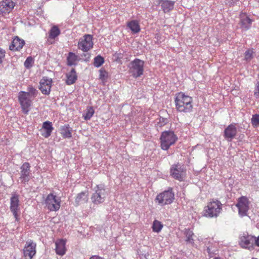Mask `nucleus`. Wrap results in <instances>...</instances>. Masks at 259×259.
Returning <instances> with one entry per match:
<instances>
[{
    "instance_id": "31",
    "label": "nucleus",
    "mask_w": 259,
    "mask_h": 259,
    "mask_svg": "<svg viewBox=\"0 0 259 259\" xmlns=\"http://www.w3.org/2000/svg\"><path fill=\"white\" fill-rule=\"evenodd\" d=\"M95 110L92 106H88L84 113L82 114V117L85 120H90L93 116Z\"/></svg>"
},
{
    "instance_id": "7",
    "label": "nucleus",
    "mask_w": 259,
    "mask_h": 259,
    "mask_svg": "<svg viewBox=\"0 0 259 259\" xmlns=\"http://www.w3.org/2000/svg\"><path fill=\"white\" fill-rule=\"evenodd\" d=\"M18 100L21 107L22 112L27 115L30 110L32 104L31 97L26 92L20 91L18 94Z\"/></svg>"
},
{
    "instance_id": "21",
    "label": "nucleus",
    "mask_w": 259,
    "mask_h": 259,
    "mask_svg": "<svg viewBox=\"0 0 259 259\" xmlns=\"http://www.w3.org/2000/svg\"><path fill=\"white\" fill-rule=\"evenodd\" d=\"M56 252L59 255H63L65 254L66 249L65 247L66 241L63 239L57 240L55 242Z\"/></svg>"
},
{
    "instance_id": "15",
    "label": "nucleus",
    "mask_w": 259,
    "mask_h": 259,
    "mask_svg": "<svg viewBox=\"0 0 259 259\" xmlns=\"http://www.w3.org/2000/svg\"><path fill=\"white\" fill-rule=\"evenodd\" d=\"M15 3L12 0H3L0 2V16L8 15L14 9Z\"/></svg>"
},
{
    "instance_id": "42",
    "label": "nucleus",
    "mask_w": 259,
    "mask_h": 259,
    "mask_svg": "<svg viewBox=\"0 0 259 259\" xmlns=\"http://www.w3.org/2000/svg\"><path fill=\"white\" fill-rule=\"evenodd\" d=\"M207 251L210 256L213 254L214 253V250L213 249H212V248L210 246H208L207 247Z\"/></svg>"
},
{
    "instance_id": "36",
    "label": "nucleus",
    "mask_w": 259,
    "mask_h": 259,
    "mask_svg": "<svg viewBox=\"0 0 259 259\" xmlns=\"http://www.w3.org/2000/svg\"><path fill=\"white\" fill-rule=\"evenodd\" d=\"M27 91L28 92L26 93H29V97H30L31 95L35 97L37 95V91L32 85H29L28 87Z\"/></svg>"
},
{
    "instance_id": "37",
    "label": "nucleus",
    "mask_w": 259,
    "mask_h": 259,
    "mask_svg": "<svg viewBox=\"0 0 259 259\" xmlns=\"http://www.w3.org/2000/svg\"><path fill=\"white\" fill-rule=\"evenodd\" d=\"M253 52L252 50H248L245 52V59L246 61H250L253 57Z\"/></svg>"
},
{
    "instance_id": "11",
    "label": "nucleus",
    "mask_w": 259,
    "mask_h": 259,
    "mask_svg": "<svg viewBox=\"0 0 259 259\" xmlns=\"http://www.w3.org/2000/svg\"><path fill=\"white\" fill-rule=\"evenodd\" d=\"M249 204L250 202L246 196H241L238 199L236 206L238 209V213L241 217L247 215L249 208Z\"/></svg>"
},
{
    "instance_id": "24",
    "label": "nucleus",
    "mask_w": 259,
    "mask_h": 259,
    "mask_svg": "<svg viewBox=\"0 0 259 259\" xmlns=\"http://www.w3.org/2000/svg\"><path fill=\"white\" fill-rule=\"evenodd\" d=\"M72 131V128L69 124H65L60 127V133L63 138H71Z\"/></svg>"
},
{
    "instance_id": "39",
    "label": "nucleus",
    "mask_w": 259,
    "mask_h": 259,
    "mask_svg": "<svg viewBox=\"0 0 259 259\" xmlns=\"http://www.w3.org/2000/svg\"><path fill=\"white\" fill-rule=\"evenodd\" d=\"M254 95L256 98H259V82H257L256 84Z\"/></svg>"
},
{
    "instance_id": "16",
    "label": "nucleus",
    "mask_w": 259,
    "mask_h": 259,
    "mask_svg": "<svg viewBox=\"0 0 259 259\" xmlns=\"http://www.w3.org/2000/svg\"><path fill=\"white\" fill-rule=\"evenodd\" d=\"M10 210L13 213L16 221H19L18 212L20 210L19 196L17 194L12 195L10 199Z\"/></svg>"
},
{
    "instance_id": "41",
    "label": "nucleus",
    "mask_w": 259,
    "mask_h": 259,
    "mask_svg": "<svg viewBox=\"0 0 259 259\" xmlns=\"http://www.w3.org/2000/svg\"><path fill=\"white\" fill-rule=\"evenodd\" d=\"M239 0H226V4L230 6H234Z\"/></svg>"
},
{
    "instance_id": "22",
    "label": "nucleus",
    "mask_w": 259,
    "mask_h": 259,
    "mask_svg": "<svg viewBox=\"0 0 259 259\" xmlns=\"http://www.w3.org/2000/svg\"><path fill=\"white\" fill-rule=\"evenodd\" d=\"M159 4H161V7L164 13H167L174 9L175 2L167 0H159Z\"/></svg>"
},
{
    "instance_id": "20",
    "label": "nucleus",
    "mask_w": 259,
    "mask_h": 259,
    "mask_svg": "<svg viewBox=\"0 0 259 259\" xmlns=\"http://www.w3.org/2000/svg\"><path fill=\"white\" fill-rule=\"evenodd\" d=\"M25 45V41L19 37L16 36L12 42V44L10 46L9 48L12 51H20L21 50L24 45Z\"/></svg>"
},
{
    "instance_id": "1",
    "label": "nucleus",
    "mask_w": 259,
    "mask_h": 259,
    "mask_svg": "<svg viewBox=\"0 0 259 259\" xmlns=\"http://www.w3.org/2000/svg\"><path fill=\"white\" fill-rule=\"evenodd\" d=\"M175 103L176 110L181 113H190L193 109V99L182 92L176 95Z\"/></svg>"
},
{
    "instance_id": "10",
    "label": "nucleus",
    "mask_w": 259,
    "mask_h": 259,
    "mask_svg": "<svg viewBox=\"0 0 259 259\" xmlns=\"http://www.w3.org/2000/svg\"><path fill=\"white\" fill-rule=\"evenodd\" d=\"M36 253V244L31 239L28 240L23 249L24 259H32Z\"/></svg>"
},
{
    "instance_id": "45",
    "label": "nucleus",
    "mask_w": 259,
    "mask_h": 259,
    "mask_svg": "<svg viewBox=\"0 0 259 259\" xmlns=\"http://www.w3.org/2000/svg\"><path fill=\"white\" fill-rule=\"evenodd\" d=\"M90 259H103L101 257L99 256L94 255L90 257Z\"/></svg>"
},
{
    "instance_id": "28",
    "label": "nucleus",
    "mask_w": 259,
    "mask_h": 259,
    "mask_svg": "<svg viewBox=\"0 0 259 259\" xmlns=\"http://www.w3.org/2000/svg\"><path fill=\"white\" fill-rule=\"evenodd\" d=\"M78 60V56L77 55L72 52H69L67 57V64L69 66L75 65Z\"/></svg>"
},
{
    "instance_id": "2",
    "label": "nucleus",
    "mask_w": 259,
    "mask_h": 259,
    "mask_svg": "<svg viewBox=\"0 0 259 259\" xmlns=\"http://www.w3.org/2000/svg\"><path fill=\"white\" fill-rule=\"evenodd\" d=\"M91 197L92 202L96 205L103 203L109 194V190L103 185H97Z\"/></svg>"
},
{
    "instance_id": "5",
    "label": "nucleus",
    "mask_w": 259,
    "mask_h": 259,
    "mask_svg": "<svg viewBox=\"0 0 259 259\" xmlns=\"http://www.w3.org/2000/svg\"><path fill=\"white\" fill-rule=\"evenodd\" d=\"M160 140L161 149L163 150H167L176 143L178 138L174 132L168 131L162 133Z\"/></svg>"
},
{
    "instance_id": "33",
    "label": "nucleus",
    "mask_w": 259,
    "mask_h": 259,
    "mask_svg": "<svg viewBox=\"0 0 259 259\" xmlns=\"http://www.w3.org/2000/svg\"><path fill=\"white\" fill-rule=\"evenodd\" d=\"M104 59L100 55L95 57L94 59V65L96 67H100L104 63Z\"/></svg>"
},
{
    "instance_id": "3",
    "label": "nucleus",
    "mask_w": 259,
    "mask_h": 259,
    "mask_svg": "<svg viewBox=\"0 0 259 259\" xmlns=\"http://www.w3.org/2000/svg\"><path fill=\"white\" fill-rule=\"evenodd\" d=\"M144 66V61L136 58L128 64V72L132 76L137 78L143 74Z\"/></svg>"
},
{
    "instance_id": "29",
    "label": "nucleus",
    "mask_w": 259,
    "mask_h": 259,
    "mask_svg": "<svg viewBox=\"0 0 259 259\" xmlns=\"http://www.w3.org/2000/svg\"><path fill=\"white\" fill-rule=\"evenodd\" d=\"M183 233L186 237V242L187 243L193 244L194 243V239L193 238L194 233L193 231L189 229L185 228L183 231Z\"/></svg>"
},
{
    "instance_id": "18",
    "label": "nucleus",
    "mask_w": 259,
    "mask_h": 259,
    "mask_svg": "<svg viewBox=\"0 0 259 259\" xmlns=\"http://www.w3.org/2000/svg\"><path fill=\"white\" fill-rule=\"evenodd\" d=\"M237 129L235 123L228 125L224 131V137L228 142H231L236 136Z\"/></svg>"
},
{
    "instance_id": "13",
    "label": "nucleus",
    "mask_w": 259,
    "mask_h": 259,
    "mask_svg": "<svg viewBox=\"0 0 259 259\" xmlns=\"http://www.w3.org/2000/svg\"><path fill=\"white\" fill-rule=\"evenodd\" d=\"M93 47V37L90 34H85L78 42V48L84 52H88Z\"/></svg>"
},
{
    "instance_id": "12",
    "label": "nucleus",
    "mask_w": 259,
    "mask_h": 259,
    "mask_svg": "<svg viewBox=\"0 0 259 259\" xmlns=\"http://www.w3.org/2000/svg\"><path fill=\"white\" fill-rule=\"evenodd\" d=\"M29 163L25 162L20 166V177L19 180L22 184L28 183L31 178V172Z\"/></svg>"
},
{
    "instance_id": "38",
    "label": "nucleus",
    "mask_w": 259,
    "mask_h": 259,
    "mask_svg": "<svg viewBox=\"0 0 259 259\" xmlns=\"http://www.w3.org/2000/svg\"><path fill=\"white\" fill-rule=\"evenodd\" d=\"M33 61V58L31 57H27L24 62V65L25 67L27 68H29L31 67Z\"/></svg>"
},
{
    "instance_id": "17",
    "label": "nucleus",
    "mask_w": 259,
    "mask_h": 259,
    "mask_svg": "<svg viewBox=\"0 0 259 259\" xmlns=\"http://www.w3.org/2000/svg\"><path fill=\"white\" fill-rule=\"evenodd\" d=\"M52 84V79L48 77H43L40 80L39 89L44 95H49Z\"/></svg>"
},
{
    "instance_id": "40",
    "label": "nucleus",
    "mask_w": 259,
    "mask_h": 259,
    "mask_svg": "<svg viewBox=\"0 0 259 259\" xmlns=\"http://www.w3.org/2000/svg\"><path fill=\"white\" fill-rule=\"evenodd\" d=\"M5 51L0 48V64H1L3 62V59L5 57Z\"/></svg>"
},
{
    "instance_id": "25",
    "label": "nucleus",
    "mask_w": 259,
    "mask_h": 259,
    "mask_svg": "<svg viewBox=\"0 0 259 259\" xmlns=\"http://www.w3.org/2000/svg\"><path fill=\"white\" fill-rule=\"evenodd\" d=\"M127 26L134 34L139 32L141 30L139 22L136 20H133L128 22Z\"/></svg>"
},
{
    "instance_id": "43",
    "label": "nucleus",
    "mask_w": 259,
    "mask_h": 259,
    "mask_svg": "<svg viewBox=\"0 0 259 259\" xmlns=\"http://www.w3.org/2000/svg\"><path fill=\"white\" fill-rule=\"evenodd\" d=\"M259 247V236L257 237L254 236V240H253V245Z\"/></svg>"
},
{
    "instance_id": "9",
    "label": "nucleus",
    "mask_w": 259,
    "mask_h": 259,
    "mask_svg": "<svg viewBox=\"0 0 259 259\" xmlns=\"http://www.w3.org/2000/svg\"><path fill=\"white\" fill-rule=\"evenodd\" d=\"M170 174L175 179L182 181L186 176V169L183 164L178 163L171 165Z\"/></svg>"
},
{
    "instance_id": "19",
    "label": "nucleus",
    "mask_w": 259,
    "mask_h": 259,
    "mask_svg": "<svg viewBox=\"0 0 259 259\" xmlns=\"http://www.w3.org/2000/svg\"><path fill=\"white\" fill-rule=\"evenodd\" d=\"M252 20L249 18L246 13H241L240 14V22L241 28L243 30H247L251 25Z\"/></svg>"
},
{
    "instance_id": "27",
    "label": "nucleus",
    "mask_w": 259,
    "mask_h": 259,
    "mask_svg": "<svg viewBox=\"0 0 259 259\" xmlns=\"http://www.w3.org/2000/svg\"><path fill=\"white\" fill-rule=\"evenodd\" d=\"M88 200V195L86 192H82L77 194L75 202L77 205L87 202Z\"/></svg>"
},
{
    "instance_id": "44",
    "label": "nucleus",
    "mask_w": 259,
    "mask_h": 259,
    "mask_svg": "<svg viewBox=\"0 0 259 259\" xmlns=\"http://www.w3.org/2000/svg\"><path fill=\"white\" fill-rule=\"evenodd\" d=\"M106 73H106V72L105 70L103 71V70H100V78L101 79H104L105 78V74H106Z\"/></svg>"
},
{
    "instance_id": "32",
    "label": "nucleus",
    "mask_w": 259,
    "mask_h": 259,
    "mask_svg": "<svg viewBox=\"0 0 259 259\" xmlns=\"http://www.w3.org/2000/svg\"><path fill=\"white\" fill-rule=\"evenodd\" d=\"M163 228V225L161 223L157 220L154 221L152 225L153 231L159 233Z\"/></svg>"
},
{
    "instance_id": "23",
    "label": "nucleus",
    "mask_w": 259,
    "mask_h": 259,
    "mask_svg": "<svg viewBox=\"0 0 259 259\" xmlns=\"http://www.w3.org/2000/svg\"><path fill=\"white\" fill-rule=\"evenodd\" d=\"M42 127L45 131L42 135L46 138L49 137L54 130L52 123L49 121H46L43 123Z\"/></svg>"
},
{
    "instance_id": "6",
    "label": "nucleus",
    "mask_w": 259,
    "mask_h": 259,
    "mask_svg": "<svg viewBox=\"0 0 259 259\" xmlns=\"http://www.w3.org/2000/svg\"><path fill=\"white\" fill-rule=\"evenodd\" d=\"M222 206L220 201L212 200L205 207L203 210L204 215L208 218L217 217L222 210Z\"/></svg>"
},
{
    "instance_id": "26",
    "label": "nucleus",
    "mask_w": 259,
    "mask_h": 259,
    "mask_svg": "<svg viewBox=\"0 0 259 259\" xmlns=\"http://www.w3.org/2000/svg\"><path fill=\"white\" fill-rule=\"evenodd\" d=\"M66 83L67 85L73 84L77 80V76L75 69L72 68L70 72L66 74Z\"/></svg>"
},
{
    "instance_id": "35",
    "label": "nucleus",
    "mask_w": 259,
    "mask_h": 259,
    "mask_svg": "<svg viewBox=\"0 0 259 259\" xmlns=\"http://www.w3.org/2000/svg\"><path fill=\"white\" fill-rule=\"evenodd\" d=\"M251 123L254 127L259 126V114H254L251 118Z\"/></svg>"
},
{
    "instance_id": "14",
    "label": "nucleus",
    "mask_w": 259,
    "mask_h": 259,
    "mask_svg": "<svg viewBox=\"0 0 259 259\" xmlns=\"http://www.w3.org/2000/svg\"><path fill=\"white\" fill-rule=\"evenodd\" d=\"M254 236L243 233L239 238V245L242 248L252 249L253 248Z\"/></svg>"
},
{
    "instance_id": "34",
    "label": "nucleus",
    "mask_w": 259,
    "mask_h": 259,
    "mask_svg": "<svg viewBox=\"0 0 259 259\" xmlns=\"http://www.w3.org/2000/svg\"><path fill=\"white\" fill-rule=\"evenodd\" d=\"M167 119L163 117H159L156 120V125L157 127H161L164 126L167 123Z\"/></svg>"
},
{
    "instance_id": "8",
    "label": "nucleus",
    "mask_w": 259,
    "mask_h": 259,
    "mask_svg": "<svg viewBox=\"0 0 259 259\" xmlns=\"http://www.w3.org/2000/svg\"><path fill=\"white\" fill-rule=\"evenodd\" d=\"M45 204L47 208L51 211L58 210L60 208L61 199L52 193L48 195L45 200Z\"/></svg>"
},
{
    "instance_id": "4",
    "label": "nucleus",
    "mask_w": 259,
    "mask_h": 259,
    "mask_svg": "<svg viewBox=\"0 0 259 259\" xmlns=\"http://www.w3.org/2000/svg\"><path fill=\"white\" fill-rule=\"evenodd\" d=\"M175 199V193L172 188H169L168 190L158 194L155 199V202L161 206L169 205L172 203Z\"/></svg>"
},
{
    "instance_id": "30",
    "label": "nucleus",
    "mask_w": 259,
    "mask_h": 259,
    "mask_svg": "<svg viewBox=\"0 0 259 259\" xmlns=\"http://www.w3.org/2000/svg\"><path fill=\"white\" fill-rule=\"evenodd\" d=\"M60 30L58 26H53L50 29L49 32V38L51 39H54L56 37L60 34Z\"/></svg>"
}]
</instances>
